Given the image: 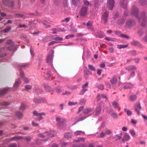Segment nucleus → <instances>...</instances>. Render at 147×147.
Wrapping results in <instances>:
<instances>
[{
  "instance_id": "48",
  "label": "nucleus",
  "mask_w": 147,
  "mask_h": 147,
  "mask_svg": "<svg viewBox=\"0 0 147 147\" xmlns=\"http://www.w3.org/2000/svg\"><path fill=\"white\" fill-rule=\"evenodd\" d=\"M88 28H90L91 27L92 24L90 23V22H88L86 24Z\"/></svg>"
},
{
  "instance_id": "42",
  "label": "nucleus",
  "mask_w": 147,
  "mask_h": 147,
  "mask_svg": "<svg viewBox=\"0 0 147 147\" xmlns=\"http://www.w3.org/2000/svg\"><path fill=\"white\" fill-rule=\"evenodd\" d=\"M71 94V93H70V92H69L68 91H65V92L63 93H62V94L63 95H65V94L69 95V94Z\"/></svg>"
},
{
  "instance_id": "14",
  "label": "nucleus",
  "mask_w": 147,
  "mask_h": 147,
  "mask_svg": "<svg viewBox=\"0 0 147 147\" xmlns=\"http://www.w3.org/2000/svg\"><path fill=\"white\" fill-rule=\"evenodd\" d=\"M82 133H84V132L81 131H76L74 132V134L75 136H78L80 135Z\"/></svg>"
},
{
  "instance_id": "46",
  "label": "nucleus",
  "mask_w": 147,
  "mask_h": 147,
  "mask_svg": "<svg viewBox=\"0 0 147 147\" xmlns=\"http://www.w3.org/2000/svg\"><path fill=\"white\" fill-rule=\"evenodd\" d=\"M86 100L85 99H82L80 101V103L81 104L85 103L86 102Z\"/></svg>"
},
{
  "instance_id": "40",
  "label": "nucleus",
  "mask_w": 147,
  "mask_h": 147,
  "mask_svg": "<svg viewBox=\"0 0 147 147\" xmlns=\"http://www.w3.org/2000/svg\"><path fill=\"white\" fill-rule=\"evenodd\" d=\"M32 125L34 127H36L38 126V124L37 123H35L34 122L32 121Z\"/></svg>"
},
{
  "instance_id": "53",
  "label": "nucleus",
  "mask_w": 147,
  "mask_h": 147,
  "mask_svg": "<svg viewBox=\"0 0 147 147\" xmlns=\"http://www.w3.org/2000/svg\"><path fill=\"white\" fill-rule=\"evenodd\" d=\"M109 50L111 53H113V49L112 47L110 48L109 49Z\"/></svg>"
},
{
  "instance_id": "27",
  "label": "nucleus",
  "mask_w": 147,
  "mask_h": 147,
  "mask_svg": "<svg viewBox=\"0 0 147 147\" xmlns=\"http://www.w3.org/2000/svg\"><path fill=\"white\" fill-rule=\"evenodd\" d=\"M11 27H7V28L4 29L3 30V31L5 32H8L11 29Z\"/></svg>"
},
{
  "instance_id": "23",
  "label": "nucleus",
  "mask_w": 147,
  "mask_h": 147,
  "mask_svg": "<svg viewBox=\"0 0 147 147\" xmlns=\"http://www.w3.org/2000/svg\"><path fill=\"white\" fill-rule=\"evenodd\" d=\"M88 66L90 69L92 71L95 70V68L93 66L90 64L88 65Z\"/></svg>"
},
{
  "instance_id": "10",
  "label": "nucleus",
  "mask_w": 147,
  "mask_h": 147,
  "mask_svg": "<svg viewBox=\"0 0 147 147\" xmlns=\"http://www.w3.org/2000/svg\"><path fill=\"white\" fill-rule=\"evenodd\" d=\"M92 111V110L91 109L87 108L84 109V113L85 114H88Z\"/></svg>"
},
{
  "instance_id": "30",
  "label": "nucleus",
  "mask_w": 147,
  "mask_h": 147,
  "mask_svg": "<svg viewBox=\"0 0 147 147\" xmlns=\"http://www.w3.org/2000/svg\"><path fill=\"white\" fill-rule=\"evenodd\" d=\"M74 36V35L72 34H71L69 35H68L67 36H65V38L66 39H69L70 38L73 37Z\"/></svg>"
},
{
  "instance_id": "5",
  "label": "nucleus",
  "mask_w": 147,
  "mask_h": 147,
  "mask_svg": "<svg viewBox=\"0 0 147 147\" xmlns=\"http://www.w3.org/2000/svg\"><path fill=\"white\" fill-rule=\"evenodd\" d=\"M87 11V8L85 7H83L81 9L80 12V14L82 16H84L85 15Z\"/></svg>"
},
{
  "instance_id": "29",
  "label": "nucleus",
  "mask_w": 147,
  "mask_h": 147,
  "mask_svg": "<svg viewBox=\"0 0 147 147\" xmlns=\"http://www.w3.org/2000/svg\"><path fill=\"white\" fill-rule=\"evenodd\" d=\"M129 132L132 136H134L136 135V132L134 130H131Z\"/></svg>"
},
{
  "instance_id": "6",
  "label": "nucleus",
  "mask_w": 147,
  "mask_h": 147,
  "mask_svg": "<svg viewBox=\"0 0 147 147\" xmlns=\"http://www.w3.org/2000/svg\"><path fill=\"white\" fill-rule=\"evenodd\" d=\"M136 69V67L133 65L128 66L126 67V69L127 70H130Z\"/></svg>"
},
{
  "instance_id": "13",
  "label": "nucleus",
  "mask_w": 147,
  "mask_h": 147,
  "mask_svg": "<svg viewBox=\"0 0 147 147\" xmlns=\"http://www.w3.org/2000/svg\"><path fill=\"white\" fill-rule=\"evenodd\" d=\"M113 105L114 107L115 108L118 109L119 110L120 108L119 107L118 104L116 102H114L113 103Z\"/></svg>"
},
{
  "instance_id": "43",
  "label": "nucleus",
  "mask_w": 147,
  "mask_h": 147,
  "mask_svg": "<svg viewBox=\"0 0 147 147\" xmlns=\"http://www.w3.org/2000/svg\"><path fill=\"white\" fill-rule=\"evenodd\" d=\"M57 42H56L55 41H52L49 43V45L50 46L52 45L55 44V43H57Z\"/></svg>"
},
{
  "instance_id": "51",
  "label": "nucleus",
  "mask_w": 147,
  "mask_h": 147,
  "mask_svg": "<svg viewBox=\"0 0 147 147\" xmlns=\"http://www.w3.org/2000/svg\"><path fill=\"white\" fill-rule=\"evenodd\" d=\"M88 82H86L85 83V84L82 86V88H84L87 87L88 86Z\"/></svg>"
},
{
  "instance_id": "50",
  "label": "nucleus",
  "mask_w": 147,
  "mask_h": 147,
  "mask_svg": "<svg viewBox=\"0 0 147 147\" xmlns=\"http://www.w3.org/2000/svg\"><path fill=\"white\" fill-rule=\"evenodd\" d=\"M69 20H70V19H69V18H65L64 20H62V21L64 22L65 21L67 22L69 21Z\"/></svg>"
},
{
  "instance_id": "58",
  "label": "nucleus",
  "mask_w": 147,
  "mask_h": 147,
  "mask_svg": "<svg viewBox=\"0 0 147 147\" xmlns=\"http://www.w3.org/2000/svg\"><path fill=\"white\" fill-rule=\"evenodd\" d=\"M79 139V140L80 141H84L85 140V139L84 138H78Z\"/></svg>"
},
{
  "instance_id": "2",
  "label": "nucleus",
  "mask_w": 147,
  "mask_h": 147,
  "mask_svg": "<svg viewBox=\"0 0 147 147\" xmlns=\"http://www.w3.org/2000/svg\"><path fill=\"white\" fill-rule=\"evenodd\" d=\"M135 110L138 113V115L140 114L139 111L141 109V107L140 105V104L139 103H137L135 105Z\"/></svg>"
},
{
  "instance_id": "59",
  "label": "nucleus",
  "mask_w": 147,
  "mask_h": 147,
  "mask_svg": "<svg viewBox=\"0 0 147 147\" xmlns=\"http://www.w3.org/2000/svg\"><path fill=\"white\" fill-rule=\"evenodd\" d=\"M84 3L85 5H88L89 4V3L88 1H86L84 2Z\"/></svg>"
},
{
  "instance_id": "9",
  "label": "nucleus",
  "mask_w": 147,
  "mask_h": 147,
  "mask_svg": "<svg viewBox=\"0 0 147 147\" xmlns=\"http://www.w3.org/2000/svg\"><path fill=\"white\" fill-rule=\"evenodd\" d=\"M110 81L112 84H115L117 82V78L116 76H114L111 80Z\"/></svg>"
},
{
  "instance_id": "12",
  "label": "nucleus",
  "mask_w": 147,
  "mask_h": 147,
  "mask_svg": "<svg viewBox=\"0 0 147 147\" xmlns=\"http://www.w3.org/2000/svg\"><path fill=\"white\" fill-rule=\"evenodd\" d=\"M46 114L44 113H39V117L37 119H36V121H40V120H41L42 118L41 117L42 115H45Z\"/></svg>"
},
{
  "instance_id": "44",
  "label": "nucleus",
  "mask_w": 147,
  "mask_h": 147,
  "mask_svg": "<svg viewBox=\"0 0 147 147\" xmlns=\"http://www.w3.org/2000/svg\"><path fill=\"white\" fill-rule=\"evenodd\" d=\"M105 133L107 134H110L111 133V132L109 130L107 129L105 131Z\"/></svg>"
},
{
  "instance_id": "16",
  "label": "nucleus",
  "mask_w": 147,
  "mask_h": 147,
  "mask_svg": "<svg viewBox=\"0 0 147 147\" xmlns=\"http://www.w3.org/2000/svg\"><path fill=\"white\" fill-rule=\"evenodd\" d=\"M44 86L46 90L48 92L50 91V87L47 84H44Z\"/></svg>"
},
{
  "instance_id": "22",
  "label": "nucleus",
  "mask_w": 147,
  "mask_h": 147,
  "mask_svg": "<svg viewBox=\"0 0 147 147\" xmlns=\"http://www.w3.org/2000/svg\"><path fill=\"white\" fill-rule=\"evenodd\" d=\"M16 115L19 118H20L22 116V113L20 112H16Z\"/></svg>"
},
{
  "instance_id": "60",
  "label": "nucleus",
  "mask_w": 147,
  "mask_h": 147,
  "mask_svg": "<svg viewBox=\"0 0 147 147\" xmlns=\"http://www.w3.org/2000/svg\"><path fill=\"white\" fill-rule=\"evenodd\" d=\"M97 73L99 75H100L101 74V71L100 70H98L97 71Z\"/></svg>"
},
{
  "instance_id": "36",
  "label": "nucleus",
  "mask_w": 147,
  "mask_h": 147,
  "mask_svg": "<svg viewBox=\"0 0 147 147\" xmlns=\"http://www.w3.org/2000/svg\"><path fill=\"white\" fill-rule=\"evenodd\" d=\"M33 114L34 115L37 116L38 117V118H39V113H38L37 111H34L33 112Z\"/></svg>"
},
{
  "instance_id": "28",
  "label": "nucleus",
  "mask_w": 147,
  "mask_h": 147,
  "mask_svg": "<svg viewBox=\"0 0 147 147\" xmlns=\"http://www.w3.org/2000/svg\"><path fill=\"white\" fill-rule=\"evenodd\" d=\"M25 87L26 90H30L32 86L30 85H27L25 86Z\"/></svg>"
},
{
  "instance_id": "34",
  "label": "nucleus",
  "mask_w": 147,
  "mask_h": 147,
  "mask_svg": "<svg viewBox=\"0 0 147 147\" xmlns=\"http://www.w3.org/2000/svg\"><path fill=\"white\" fill-rule=\"evenodd\" d=\"M54 39L57 41H61L63 40L62 38L59 37H56L54 38Z\"/></svg>"
},
{
  "instance_id": "45",
  "label": "nucleus",
  "mask_w": 147,
  "mask_h": 147,
  "mask_svg": "<svg viewBox=\"0 0 147 147\" xmlns=\"http://www.w3.org/2000/svg\"><path fill=\"white\" fill-rule=\"evenodd\" d=\"M87 90V89H83L80 92V94L82 95Z\"/></svg>"
},
{
  "instance_id": "39",
  "label": "nucleus",
  "mask_w": 147,
  "mask_h": 147,
  "mask_svg": "<svg viewBox=\"0 0 147 147\" xmlns=\"http://www.w3.org/2000/svg\"><path fill=\"white\" fill-rule=\"evenodd\" d=\"M77 104L76 102H68V104L69 106H71L73 105H75Z\"/></svg>"
},
{
  "instance_id": "8",
  "label": "nucleus",
  "mask_w": 147,
  "mask_h": 147,
  "mask_svg": "<svg viewBox=\"0 0 147 147\" xmlns=\"http://www.w3.org/2000/svg\"><path fill=\"white\" fill-rule=\"evenodd\" d=\"M130 138V136L129 135L126 133L124 135L123 138V140L125 141H127L129 140Z\"/></svg>"
},
{
  "instance_id": "63",
  "label": "nucleus",
  "mask_w": 147,
  "mask_h": 147,
  "mask_svg": "<svg viewBox=\"0 0 147 147\" xmlns=\"http://www.w3.org/2000/svg\"><path fill=\"white\" fill-rule=\"evenodd\" d=\"M31 139V138L30 137H28L26 138V141H29Z\"/></svg>"
},
{
  "instance_id": "38",
  "label": "nucleus",
  "mask_w": 147,
  "mask_h": 147,
  "mask_svg": "<svg viewBox=\"0 0 147 147\" xmlns=\"http://www.w3.org/2000/svg\"><path fill=\"white\" fill-rule=\"evenodd\" d=\"M100 111H101V108H97L96 109V114H98V113H100Z\"/></svg>"
},
{
  "instance_id": "18",
  "label": "nucleus",
  "mask_w": 147,
  "mask_h": 147,
  "mask_svg": "<svg viewBox=\"0 0 147 147\" xmlns=\"http://www.w3.org/2000/svg\"><path fill=\"white\" fill-rule=\"evenodd\" d=\"M136 96L135 95H132L130 97V100L131 101H133L136 100Z\"/></svg>"
},
{
  "instance_id": "11",
  "label": "nucleus",
  "mask_w": 147,
  "mask_h": 147,
  "mask_svg": "<svg viewBox=\"0 0 147 147\" xmlns=\"http://www.w3.org/2000/svg\"><path fill=\"white\" fill-rule=\"evenodd\" d=\"M20 83L21 82L20 80H19L18 81H16L15 83L14 84L13 87L14 88H17L19 86V85Z\"/></svg>"
},
{
  "instance_id": "49",
  "label": "nucleus",
  "mask_w": 147,
  "mask_h": 147,
  "mask_svg": "<svg viewBox=\"0 0 147 147\" xmlns=\"http://www.w3.org/2000/svg\"><path fill=\"white\" fill-rule=\"evenodd\" d=\"M56 120L57 121L58 123H59L60 121L61 120V119L59 117H57L56 119Z\"/></svg>"
},
{
  "instance_id": "1",
  "label": "nucleus",
  "mask_w": 147,
  "mask_h": 147,
  "mask_svg": "<svg viewBox=\"0 0 147 147\" xmlns=\"http://www.w3.org/2000/svg\"><path fill=\"white\" fill-rule=\"evenodd\" d=\"M107 4L109 9L112 10L114 4V2L113 0H108Z\"/></svg>"
},
{
  "instance_id": "61",
  "label": "nucleus",
  "mask_w": 147,
  "mask_h": 147,
  "mask_svg": "<svg viewBox=\"0 0 147 147\" xmlns=\"http://www.w3.org/2000/svg\"><path fill=\"white\" fill-rule=\"evenodd\" d=\"M16 144H11L10 145L9 147H16Z\"/></svg>"
},
{
  "instance_id": "3",
  "label": "nucleus",
  "mask_w": 147,
  "mask_h": 147,
  "mask_svg": "<svg viewBox=\"0 0 147 147\" xmlns=\"http://www.w3.org/2000/svg\"><path fill=\"white\" fill-rule=\"evenodd\" d=\"M53 57V55H48L46 59V62L47 63H51L52 62Z\"/></svg>"
},
{
  "instance_id": "33",
  "label": "nucleus",
  "mask_w": 147,
  "mask_h": 147,
  "mask_svg": "<svg viewBox=\"0 0 147 147\" xmlns=\"http://www.w3.org/2000/svg\"><path fill=\"white\" fill-rule=\"evenodd\" d=\"M97 87L100 90H103L104 89V88L103 85L102 84H100L98 85Z\"/></svg>"
},
{
  "instance_id": "15",
  "label": "nucleus",
  "mask_w": 147,
  "mask_h": 147,
  "mask_svg": "<svg viewBox=\"0 0 147 147\" xmlns=\"http://www.w3.org/2000/svg\"><path fill=\"white\" fill-rule=\"evenodd\" d=\"M124 111L128 115H130L132 114V112L129 110L125 109H124Z\"/></svg>"
},
{
  "instance_id": "47",
  "label": "nucleus",
  "mask_w": 147,
  "mask_h": 147,
  "mask_svg": "<svg viewBox=\"0 0 147 147\" xmlns=\"http://www.w3.org/2000/svg\"><path fill=\"white\" fill-rule=\"evenodd\" d=\"M121 36L122 37L125 38H129V37L127 35H126L122 34L121 35Z\"/></svg>"
},
{
  "instance_id": "64",
  "label": "nucleus",
  "mask_w": 147,
  "mask_h": 147,
  "mask_svg": "<svg viewBox=\"0 0 147 147\" xmlns=\"http://www.w3.org/2000/svg\"><path fill=\"white\" fill-rule=\"evenodd\" d=\"M15 138H16L18 139H22V136H18L16 137Z\"/></svg>"
},
{
  "instance_id": "4",
  "label": "nucleus",
  "mask_w": 147,
  "mask_h": 147,
  "mask_svg": "<svg viewBox=\"0 0 147 147\" xmlns=\"http://www.w3.org/2000/svg\"><path fill=\"white\" fill-rule=\"evenodd\" d=\"M20 75L21 77L22 78L24 82L26 83H28L29 82V80L28 78H24V74L23 72L21 71L20 72Z\"/></svg>"
},
{
  "instance_id": "24",
  "label": "nucleus",
  "mask_w": 147,
  "mask_h": 147,
  "mask_svg": "<svg viewBox=\"0 0 147 147\" xmlns=\"http://www.w3.org/2000/svg\"><path fill=\"white\" fill-rule=\"evenodd\" d=\"M47 136L49 137H52L54 136V134L53 132H52L50 133H48V134H47Z\"/></svg>"
},
{
  "instance_id": "7",
  "label": "nucleus",
  "mask_w": 147,
  "mask_h": 147,
  "mask_svg": "<svg viewBox=\"0 0 147 147\" xmlns=\"http://www.w3.org/2000/svg\"><path fill=\"white\" fill-rule=\"evenodd\" d=\"M108 15L107 13H105L102 16V19L104 20L105 22H106L107 21Z\"/></svg>"
},
{
  "instance_id": "35",
  "label": "nucleus",
  "mask_w": 147,
  "mask_h": 147,
  "mask_svg": "<svg viewBox=\"0 0 147 147\" xmlns=\"http://www.w3.org/2000/svg\"><path fill=\"white\" fill-rule=\"evenodd\" d=\"M26 107L25 105L23 104H22L20 107V108L21 109L23 110Z\"/></svg>"
},
{
  "instance_id": "41",
  "label": "nucleus",
  "mask_w": 147,
  "mask_h": 147,
  "mask_svg": "<svg viewBox=\"0 0 147 147\" xmlns=\"http://www.w3.org/2000/svg\"><path fill=\"white\" fill-rule=\"evenodd\" d=\"M105 135V134L104 132H102L100 134V137L101 138H102L104 137Z\"/></svg>"
},
{
  "instance_id": "55",
  "label": "nucleus",
  "mask_w": 147,
  "mask_h": 147,
  "mask_svg": "<svg viewBox=\"0 0 147 147\" xmlns=\"http://www.w3.org/2000/svg\"><path fill=\"white\" fill-rule=\"evenodd\" d=\"M24 16V15L23 14H19L18 15V17L23 18Z\"/></svg>"
},
{
  "instance_id": "17",
  "label": "nucleus",
  "mask_w": 147,
  "mask_h": 147,
  "mask_svg": "<svg viewBox=\"0 0 147 147\" xmlns=\"http://www.w3.org/2000/svg\"><path fill=\"white\" fill-rule=\"evenodd\" d=\"M128 46L127 45H118L117 46V48L119 49H121L122 48H124L127 47Z\"/></svg>"
},
{
  "instance_id": "56",
  "label": "nucleus",
  "mask_w": 147,
  "mask_h": 147,
  "mask_svg": "<svg viewBox=\"0 0 147 147\" xmlns=\"http://www.w3.org/2000/svg\"><path fill=\"white\" fill-rule=\"evenodd\" d=\"M100 67H101L104 68L105 67V63H103L100 64Z\"/></svg>"
},
{
  "instance_id": "54",
  "label": "nucleus",
  "mask_w": 147,
  "mask_h": 147,
  "mask_svg": "<svg viewBox=\"0 0 147 147\" xmlns=\"http://www.w3.org/2000/svg\"><path fill=\"white\" fill-rule=\"evenodd\" d=\"M142 117L144 118L145 120H147V116L143 114L142 115Z\"/></svg>"
},
{
  "instance_id": "31",
  "label": "nucleus",
  "mask_w": 147,
  "mask_h": 147,
  "mask_svg": "<svg viewBox=\"0 0 147 147\" xmlns=\"http://www.w3.org/2000/svg\"><path fill=\"white\" fill-rule=\"evenodd\" d=\"M73 3L76 5L79 3V0H72Z\"/></svg>"
},
{
  "instance_id": "52",
  "label": "nucleus",
  "mask_w": 147,
  "mask_h": 147,
  "mask_svg": "<svg viewBox=\"0 0 147 147\" xmlns=\"http://www.w3.org/2000/svg\"><path fill=\"white\" fill-rule=\"evenodd\" d=\"M122 130L124 131H126L127 130V128L126 127H124L122 128Z\"/></svg>"
},
{
  "instance_id": "32",
  "label": "nucleus",
  "mask_w": 147,
  "mask_h": 147,
  "mask_svg": "<svg viewBox=\"0 0 147 147\" xmlns=\"http://www.w3.org/2000/svg\"><path fill=\"white\" fill-rule=\"evenodd\" d=\"M98 97H100V98H106V96L105 95L103 94H98L97 96V98H98Z\"/></svg>"
},
{
  "instance_id": "57",
  "label": "nucleus",
  "mask_w": 147,
  "mask_h": 147,
  "mask_svg": "<svg viewBox=\"0 0 147 147\" xmlns=\"http://www.w3.org/2000/svg\"><path fill=\"white\" fill-rule=\"evenodd\" d=\"M9 90V88H5L3 89V91H4V92H5L7 91H8Z\"/></svg>"
},
{
  "instance_id": "37",
  "label": "nucleus",
  "mask_w": 147,
  "mask_h": 147,
  "mask_svg": "<svg viewBox=\"0 0 147 147\" xmlns=\"http://www.w3.org/2000/svg\"><path fill=\"white\" fill-rule=\"evenodd\" d=\"M19 27L20 28H26L27 27V25L24 24H20L19 25Z\"/></svg>"
},
{
  "instance_id": "62",
  "label": "nucleus",
  "mask_w": 147,
  "mask_h": 147,
  "mask_svg": "<svg viewBox=\"0 0 147 147\" xmlns=\"http://www.w3.org/2000/svg\"><path fill=\"white\" fill-rule=\"evenodd\" d=\"M131 121L132 123H133V124H135L136 123V121L133 119H132Z\"/></svg>"
},
{
  "instance_id": "26",
  "label": "nucleus",
  "mask_w": 147,
  "mask_h": 147,
  "mask_svg": "<svg viewBox=\"0 0 147 147\" xmlns=\"http://www.w3.org/2000/svg\"><path fill=\"white\" fill-rule=\"evenodd\" d=\"M56 91L58 93H60L61 92V90L59 87H56L55 88Z\"/></svg>"
},
{
  "instance_id": "20",
  "label": "nucleus",
  "mask_w": 147,
  "mask_h": 147,
  "mask_svg": "<svg viewBox=\"0 0 147 147\" xmlns=\"http://www.w3.org/2000/svg\"><path fill=\"white\" fill-rule=\"evenodd\" d=\"M72 136L71 134L70 133H67L65 134L64 136L65 138H68L71 137Z\"/></svg>"
},
{
  "instance_id": "25",
  "label": "nucleus",
  "mask_w": 147,
  "mask_h": 147,
  "mask_svg": "<svg viewBox=\"0 0 147 147\" xmlns=\"http://www.w3.org/2000/svg\"><path fill=\"white\" fill-rule=\"evenodd\" d=\"M111 115L112 117L114 118H117L118 117V115H117V114L116 113H112Z\"/></svg>"
},
{
  "instance_id": "21",
  "label": "nucleus",
  "mask_w": 147,
  "mask_h": 147,
  "mask_svg": "<svg viewBox=\"0 0 147 147\" xmlns=\"http://www.w3.org/2000/svg\"><path fill=\"white\" fill-rule=\"evenodd\" d=\"M47 134H48V132L45 133L44 135L42 134H38V136L42 138H44L45 136H47Z\"/></svg>"
},
{
  "instance_id": "19",
  "label": "nucleus",
  "mask_w": 147,
  "mask_h": 147,
  "mask_svg": "<svg viewBox=\"0 0 147 147\" xmlns=\"http://www.w3.org/2000/svg\"><path fill=\"white\" fill-rule=\"evenodd\" d=\"M51 37L50 36H47L44 38V40L45 42H47L51 40Z\"/></svg>"
}]
</instances>
